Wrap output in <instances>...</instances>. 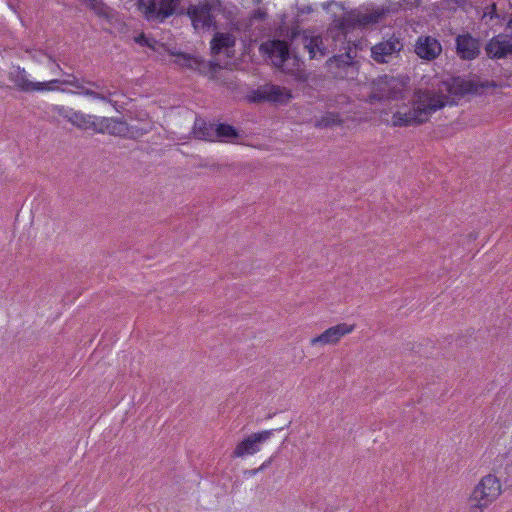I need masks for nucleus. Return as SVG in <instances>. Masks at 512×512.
Wrapping results in <instances>:
<instances>
[{
	"label": "nucleus",
	"instance_id": "obj_9",
	"mask_svg": "<svg viewBox=\"0 0 512 512\" xmlns=\"http://www.w3.org/2000/svg\"><path fill=\"white\" fill-rule=\"evenodd\" d=\"M443 85L449 94L455 96H465L467 94H482L484 89L495 88L496 82L491 80L479 81L478 79H466L460 76L452 77L448 81H444Z\"/></svg>",
	"mask_w": 512,
	"mask_h": 512
},
{
	"label": "nucleus",
	"instance_id": "obj_19",
	"mask_svg": "<svg viewBox=\"0 0 512 512\" xmlns=\"http://www.w3.org/2000/svg\"><path fill=\"white\" fill-rule=\"evenodd\" d=\"M210 41L211 54L216 56L221 54L224 50L228 51L233 48L236 44V37L231 33L232 31L221 32L220 30H214Z\"/></svg>",
	"mask_w": 512,
	"mask_h": 512
},
{
	"label": "nucleus",
	"instance_id": "obj_10",
	"mask_svg": "<svg viewBox=\"0 0 512 512\" xmlns=\"http://www.w3.org/2000/svg\"><path fill=\"white\" fill-rule=\"evenodd\" d=\"M326 66L334 78L352 80L358 74V61H355L350 52L334 55L326 61Z\"/></svg>",
	"mask_w": 512,
	"mask_h": 512
},
{
	"label": "nucleus",
	"instance_id": "obj_29",
	"mask_svg": "<svg viewBox=\"0 0 512 512\" xmlns=\"http://www.w3.org/2000/svg\"><path fill=\"white\" fill-rule=\"evenodd\" d=\"M153 129V125L151 123H147L144 126L131 125L128 127V131L132 134L133 138L141 137L145 134H148Z\"/></svg>",
	"mask_w": 512,
	"mask_h": 512
},
{
	"label": "nucleus",
	"instance_id": "obj_17",
	"mask_svg": "<svg viewBox=\"0 0 512 512\" xmlns=\"http://www.w3.org/2000/svg\"><path fill=\"white\" fill-rule=\"evenodd\" d=\"M215 15H222L225 22L221 23V30L241 31L242 25L237 20L238 8L235 5L223 4L220 0H213Z\"/></svg>",
	"mask_w": 512,
	"mask_h": 512
},
{
	"label": "nucleus",
	"instance_id": "obj_1",
	"mask_svg": "<svg viewBox=\"0 0 512 512\" xmlns=\"http://www.w3.org/2000/svg\"><path fill=\"white\" fill-rule=\"evenodd\" d=\"M448 96L435 90L417 89L413 94V108L407 112H395L392 116V125L395 127H406L425 123L429 116L439 109H442Z\"/></svg>",
	"mask_w": 512,
	"mask_h": 512
},
{
	"label": "nucleus",
	"instance_id": "obj_25",
	"mask_svg": "<svg viewBox=\"0 0 512 512\" xmlns=\"http://www.w3.org/2000/svg\"><path fill=\"white\" fill-rule=\"evenodd\" d=\"M342 124V119L337 112H327L320 119L316 120L315 126L317 128H330Z\"/></svg>",
	"mask_w": 512,
	"mask_h": 512
},
{
	"label": "nucleus",
	"instance_id": "obj_20",
	"mask_svg": "<svg viewBox=\"0 0 512 512\" xmlns=\"http://www.w3.org/2000/svg\"><path fill=\"white\" fill-rule=\"evenodd\" d=\"M301 42L304 49L309 53L310 59L323 58L327 55L328 50L324 46L320 36L309 37L306 34L301 36Z\"/></svg>",
	"mask_w": 512,
	"mask_h": 512
},
{
	"label": "nucleus",
	"instance_id": "obj_18",
	"mask_svg": "<svg viewBox=\"0 0 512 512\" xmlns=\"http://www.w3.org/2000/svg\"><path fill=\"white\" fill-rule=\"evenodd\" d=\"M353 329L354 325H348L346 323H341L330 327L326 329L322 334L311 339V345L315 346L317 344H336L343 336L352 332Z\"/></svg>",
	"mask_w": 512,
	"mask_h": 512
},
{
	"label": "nucleus",
	"instance_id": "obj_23",
	"mask_svg": "<svg viewBox=\"0 0 512 512\" xmlns=\"http://www.w3.org/2000/svg\"><path fill=\"white\" fill-rule=\"evenodd\" d=\"M174 55L176 56L175 62L182 67L197 71H204L206 69V61L201 57L186 53H177Z\"/></svg>",
	"mask_w": 512,
	"mask_h": 512
},
{
	"label": "nucleus",
	"instance_id": "obj_38",
	"mask_svg": "<svg viewBox=\"0 0 512 512\" xmlns=\"http://www.w3.org/2000/svg\"><path fill=\"white\" fill-rule=\"evenodd\" d=\"M281 35H284V28L280 27Z\"/></svg>",
	"mask_w": 512,
	"mask_h": 512
},
{
	"label": "nucleus",
	"instance_id": "obj_4",
	"mask_svg": "<svg viewBox=\"0 0 512 512\" xmlns=\"http://www.w3.org/2000/svg\"><path fill=\"white\" fill-rule=\"evenodd\" d=\"M390 13L389 8L382 7L373 11L362 12L353 10L337 21L335 27L329 30L333 38L343 36L346 38L347 33L355 27H366L371 24L378 23L384 16Z\"/></svg>",
	"mask_w": 512,
	"mask_h": 512
},
{
	"label": "nucleus",
	"instance_id": "obj_13",
	"mask_svg": "<svg viewBox=\"0 0 512 512\" xmlns=\"http://www.w3.org/2000/svg\"><path fill=\"white\" fill-rule=\"evenodd\" d=\"M292 98L291 91L277 85H265L252 91L250 101L262 103L265 101L286 103Z\"/></svg>",
	"mask_w": 512,
	"mask_h": 512
},
{
	"label": "nucleus",
	"instance_id": "obj_37",
	"mask_svg": "<svg viewBox=\"0 0 512 512\" xmlns=\"http://www.w3.org/2000/svg\"><path fill=\"white\" fill-rule=\"evenodd\" d=\"M68 78L66 80H72V76H74L73 74H67Z\"/></svg>",
	"mask_w": 512,
	"mask_h": 512
},
{
	"label": "nucleus",
	"instance_id": "obj_34",
	"mask_svg": "<svg viewBox=\"0 0 512 512\" xmlns=\"http://www.w3.org/2000/svg\"><path fill=\"white\" fill-rule=\"evenodd\" d=\"M286 36L288 37L289 41H291V42L296 40L300 36V31H299L298 27L291 29V31H289L287 29Z\"/></svg>",
	"mask_w": 512,
	"mask_h": 512
},
{
	"label": "nucleus",
	"instance_id": "obj_22",
	"mask_svg": "<svg viewBox=\"0 0 512 512\" xmlns=\"http://www.w3.org/2000/svg\"><path fill=\"white\" fill-rule=\"evenodd\" d=\"M216 123H207L203 119H196L194 123V134L197 138L209 141L216 140Z\"/></svg>",
	"mask_w": 512,
	"mask_h": 512
},
{
	"label": "nucleus",
	"instance_id": "obj_8",
	"mask_svg": "<svg viewBox=\"0 0 512 512\" xmlns=\"http://www.w3.org/2000/svg\"><path fill=\"white\" fill-rule=\"evenodd\" d=\"M401 94L402 82L393 76L383 75L373 81L367 101L375 104L385 100H396L401 97Z\"/></svg>",
	"mask_w": 512,
	"mask_h": 512
},
{
	"label": "nucleus",
	"instance_id": "obj_6",
	"mask_svg": "<svg viewBox=\"0 0 512 512\" xmlns=\"http://www.w3.org/2000/svg\"><path fill=\"white\" fill-rule=\"evenodd\" d=\"M500 480L493 474H488L475 486L470 501L473 503L471 512H482L501 494Z\"/></svg>",
	"mask_w": 512,
	"mask_h": 512
},
{
	"label": "nucleus",
	"instance_id": "obj_26",
	"mask_svg": "<svg viewBox=\"0 0 512 512\" xmlns=\"http://www.w3.org/2000/svg\"><path fill=\"white\" fill-rule=\"evenodd\" d=\"M99 90L100 91H95V90H92L90 88H86L85 87L81 94L85 95L87 97H90L92 99H98V100L110 103L113 106H115L116 102H113L112 99H111V96L113 94H115V93L111 92L110 90H105L104 91V87L103 86H102V89H99Z\"/></svg>",
	"mask_w": 512,
	"mask_h": 512
},
{
	"label": "nucleus",
	"instance_id": "obj_27",
	"mask_svg": "<svg viewBox=\"0 0 512 512\" xmlns=\"http://www.w3.org/2000/svg\"><path fill=\"white\" fill-rule=\"evenodd\" d=\"M84 83L88 84L91 87H94L96 89H102V85L98 81H91V80H85V79H78L76 76H72V80H63L64 85L72 86L76 89V91H73L72 93L81 94L83 89L85 88Z\"/></svg>",
	"mask_w": 512,
	"mask_h": 512
},
{
	"label": "nucleus",
	"instance_id": "obj_12",
	"mask_svg": "<svg viewBox=\"0 0 512 512\" xmlns=\"http://www.w3.org/2000/svg\"><path fill=\"white\" fill-rule=\"evenodd\" d=\"M485 52L490 59H512V34L493 36L486 43Z\"/></svg>",
	"mask_w": 512,
	"mask_h": 512
},
{
	"label": "nucleus",
	"instance_id": "obj_21",
	"mask_svg": "<svg viewBox=\"0 0 512 512\" xmlns=\"http://www.w3.org/2000/svg\"><path fill=\"white\" fill-rule=\"evenodd\" d=\"M9 80L12 81L15 87L22 92H34L36 82L30 81L27 77V72L24 68L19 66L15 67L9 73Z\"/></svg>",
	"mask_w": 512,
	"mask_h": 512
},
{
	"label": "nucleus",
	"instance_id": "obj_3",
	"mask_svg": "<svg viewBox=\"0 0 512 512\" xmlns=\"http://www.w3.org/2000/svg\"><path fill=\"white\" fill-rule=\"evenodd\" d=\"M51 110L77 129L92 131L97 134L107 132L111 135H115L116 129L114 124L120 123L114 118L85 114L82 111L74 110L73 108L63 105H54Z\"/></svg>",
	"mask_w": 512,
	"mask_h": 512
},
{
	"label": "nucleus",
	"instance_id": "obj_28",
	"mask_svg": "<svg viewBox=\"0 0 512 512\" xmlns=\"http://www.w3.org/2000/svg\"><path fill=\"white\" fill-rule=\"evenodd\" d=\"M58 84H63V80L53 79L46 82H36L35 91H54L60 90L62 92H67L65 89H60L57 87Z\"/></svg>",
	"mask_w": 512,
	"mask_h": 512
},
{
	"label": "nucleus",
	"instance_id": "obj_7",
	"mask_svg": "<svg viewBox=\"0 0 512 512\" xmlns=\"http://www.w3.org/2000/svg\"><path fill=\"white\" fill-rule=\"evenodd\" d=\"M182 0H138V8L148 21L163 23L178 13Z\"/></svg>",
	"mask_w": 512,
	"mask_h": 512
},
{
	"label": "nucleus",
	"instance_id": "obj_2",
	"mask_svg": "<svg viewBox=\"0 0 512 512\" xmlns=\"http://www.w3.org/2000/svg\"><path fill=\"white\" fill-rule=\"evenodd\" d=\"M290 42L285 39H273L262 43L259 51L267 55L273 65L284 73L293 76L297 81L305 82L308 74L302 69L303 62L296 54H291Z\"/></svg>",
	"mask_w": 512,
	"mask_h": 512
},
{
	"label": "nucleus",
	"instance_id": "obj_31",
	"mask_svg": "<svg viewBox=\"0 0 512 512\" xmlns=\"http://www.w3.org/2000/svg\"><path fill=\"white\" fill-rule=\"evenodd\" d=\"M135 42L141 46H146V47H150V48H154V44L156 43V41L154 39L146 37V35L144 33H141L140 35H138L135 38Z\"/></svg>",
	"mask_w": 512,
	"mask_h": 512
},
{
	"label": "nucleus",
	"instance_id": "obj_32",
	"mask_svg": "<svg viewBox=\"0 0 512 512\" xmlns=\"http://www.w3.org/2000/svg\"><path fill=\"white\" fill-rule=\"evenodd\" d=\"M273 461V457H270L267 461H265L259 468H256V469H251V470H248V471H245L246 474H249L251 476H254L256 475L259 471H263L264 469H266L267 467H269L271 465Z\"/></svg>",
	"mask_w": 512,
	"mask_h": 512
},
{
	"label": "nucleus",
	"instance_id": "obj_11",
	"mask_svg": "<svg viewBox=\"0 0 512 512\" xmlns=\"http://www.w3.org/2000/svg\"><path fill=\"white\" fill-rule=\"evenodd\" d=\"M403 48L404 43L401 37L393 34L371 48V58L379 64L389 63L398 57Z\"/></svg>",
	"mask_w": 512,
	"mask_h": 512
},
{
	"label": "nucleus",
	"instance_id": "obj_24",
	"mask_svg": "<svg viewBox=\"0 0 512 512\" xmlns=\"http://www.w3.org/2000/svg\"><path fill=\"white\" fill-rule=\"evenodd\" d=\"M239 137L237 129L226 123H218L216 129V140L233 141Z\"/></svg>",
	"mask_w": 512,
	"mask_h": 512
},
{
	"label": "nucleus",
	"instance_id": "obj_35",
	"mask_svg": "<svg viewBox=\"0 0 512 512\" xmlns=\"http://www.w3.org/2000/svg\"><path fill=\"white\" fill-rule=\"evenodd\" d=\"M487 9L489 10L488 13L490 14L491 18L497 16V6H496V3H492L489 7H487Z\"/></svg>",
	"mask_w": 512,
	"mask_h": 512
},
{
	"label": "nucleus",
	"instance_id": "obj_33",
	"mask_svg": "<svg viewBox=\"0 0 512 512\" xmlns=\"http://www.w3.org/2000/svg\"><path fill=\"white\" fill-rule=\"evenodd\" d=\"M221 68L220 64L214 61L206 62V69L204 71H200L201 73H215Z\"/></svg>",
	"mask_w": 512,
	"mask_h": 512
},
{
	"label": "nucleus",
	"instance_id": "obj_30",
	"mask_svg": "<svg viewBox=\"0 0 512 512\" xmlns=\"http://www.w3.org/2000/svg\"><path fill=\"white\" fill-rule=\"evenodd\" d=\"M268 14L266 12V10L264 9H261V8H258L256 10H254L251 15H250V18H249V22H250V25H252L254 22H262L264 20H266Z\"/></svg>",
	"mask_w": 512,
	"mask_h": 512
},
{
	"label": "nucleus",
	"instance_id": "obj_16",
	"mask_svg": "<svg viewBox=\"0 0 512 512\" xmlns=\"http://www.w3.org/2000/svg\"><path fill=\"white\" fill-rule=\"evenodd\" d=\"M442 52V45L433 36L421 35L415 43V53L421 59L432 61L435 60Z\"/></svg>",
	"mask_w": 512,
	"mask_h": 512
},
{
	"label": "nucleus",
	"instance_id": "obj_36",
	"mask_svg": "<svg viewBox=\"0 0 512 512\" xmlns=\"http://www.w3.org/2000/svg\"><path fill=\"white\" fill-rule=\"evenodd\" d=\"M310 12H312V8L310 6H304L299 9V13H301V14H304V13L308 14Z\"/></svg>",
	"mask_w": 512,
	"mask_h": 512
},
{
	"label": "nucleus",
	"instance_id": "obj_15",
	"mask_svg": "<svg viewBox=\"0 0 512 512\" xmlns=\"http://www.w3.org/2000/svg\"><path fill=\"white\" fill-rule=\"evenodd\" d=\"M480 40L469 33L459 34L455 39L456 54L463 60H474L480 55Z\"/></svg>",
	"mask_w": 512,
	"mask_h": 512
},
{
	"label": "nucleus",
	"instance_id": "obj_14",
	"mask_svg": "<svg viewBox=\"0 0 512 512\" xmlns=\"http://www.w3.org/2000/svg\"><path fill=\"white\" fill-rule=\"evenodd\" d=\"M274 430H264L253 433L237 444L233 451V456L244 457L252 455L260 450V445L270 439Z\"/></svg>",
	"mask_w": 512,
	"mask_h": 512
},
{
	"label": "nucleus",
	"instance_id": "obj_5",
	"mask_svg": "<svg viewBox=\"0 0 512 512\" xmlns=\"http://www.w3.org/2000/svg\"><path fill=\"white\" fill-rule=\"evenodd\" d=\"M214 9L213 0L200 1L187 7L186 15L190 18L196 32L221 30V22L216 20Z\"/></svg>",
	"mask_w": 512,
	"mask_h": 512
}]
</instances>
